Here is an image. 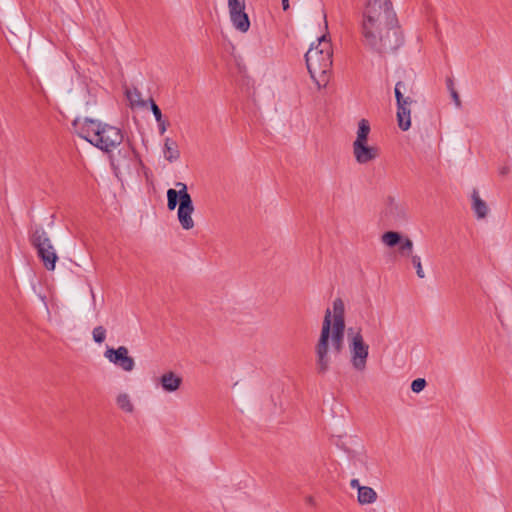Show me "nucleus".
I'll list each match as a JSON object with an SVG mask.
<instances>
[{"mask_svg": "<svg viewBox=\"0 0 512 512\" xmlns=\"http://www.w3.org/2000/svg\"><path fill=\"white\" fill-rule=\"evenodd\" d=\"M350 487L357 490V501L360 505H371L377 501V492L372 487L362 486L358 479H352Z\"/></svg>", "mask_w": 512, "mask_h": 512, "instance_id": "obj_13", "label": "nucleus"}, {"mask_svg": "<svg viewBox=\"0 0 512 512\" xmlns=\"http://www.w3.org/2000/svg\"><path fill=\"white\" fill-rule=\"evenodd\" d=\"M345 304L341 298L333 300L332 309L325 310L320 335L315 344V369L317 374H326L344 349L345 343Z\"/></svg>", "mask_w": 512, "mask_h": 512, "instance_id": "obj_2", "label": "nucleus"}, {"mask_svg": "<svg viewBox=\"0 0 512 512\" xmlns=\"http://www.w3.org/2000/svg\"><path fill=\"white\" fill-rule=\"evenodd\" d=\"M191 227H192V226H188V225L183 226V228H184V229H189V228H191Z\"/></svg>", "mask_w": 512, "mask_h": 512, "instance_id": "obj_34", "label": "nucleus"}, {"mask_svg": "<svg viewBox=\"0 0 512 512\" xmlns=\"http://www.w3.org/2000/svg\"><path fill=\"white\" fill-rule=\"evenodd\" d=\"M398 245L401 253L406 255L411 254L413 249V243L409 238L401 239V242Z\"/></svg>", "mask_w": 512, "mask_h": 512, "instance_id": "obj_26", "label": "nucleus"}, {"mask_svg": "<svg viewBox=\"0 0 512 512\" xmlns=\"http://www.w3.org/2000/svg\"><path fill=\"white\" fill-rule=\"evenodd\" d=\"M177 187H182L181 203L178 208V219L180 224H193L191 214L194 210L192 199L190 194L187 192V186L178 182Z\"/></svg>", "mask_w": 512, "mask_h": 512, "instance_id": "obj_11", "label": "nucleus"}, {"mask_svg": "<svg viewBox=\"0 0 512 512\" xmlns=\"http://www.w3.org/2000/svg\"><path fill=\"white\" fill-rule=\"evenodd\" d=\"M473 209L478 218H484L488 212L486 203L479 197L476 191L473 192Z\"/></svg>", "mask_w": 512, "mask_h": 512, "instance_id": "obj_20", "label": "nucleus"}, {"mask_svg": "<svg viewBox=\"0 0 512 512\" xmlns=\"http://www.w3.org/2000/svg\"><path fill=\"white\" fill-rule=\"evenodd\" d=\"M92 337L96 343H103L106 339V329L103 326L95 327L92 331Z\"/></svg>", "mask_w": 512, "mask_h": 512, "instance_id": "obj_24", "label": "nucleus"}, {"mask_svg": "<svg viewBox=\"0 0 512 512\" xmlns=\"http://www.w3.org/2000/svg\"><path fill=\"white\" fill-rule=\"evenodd\" d=\"M317 41V44L313 43L305 54V60L311 78L319 87H324L329 81L333 50L327 35H322Z\"/></svg>", "mask_w": 512, "mask_h": 512, "instance_id": "obj_4", "label": "nucleus"}, {"mask_svg": "<svg viewBox=\"0 0 512 512\" xmlns=\"http://www.w3.org/2000/svg\"><path fill=\"white\" fill-rule=\"evenodd\" d=\"M104 357L124 372H132L135 368V360L129 355V350L125 346L118 348H107Z\"/></svg>", "mask_w": 512, "mask_h": 512, "instance_id": "obj_6", "label": "nucleus"}, {"mask_svg": "<svg viewBox=\"0 0 512 512\" xmlns=\"http://www.w3.org/2000/svg\"><path fill=\"white\" fill-rule=\"evenodd\" d=\"M359 31L363 45L380 55L396 51L403 42L391 0H366Z\"/></svg>", "mask_w": 512, "mask_h": 512, "instance_id": "obj_1", "label": "nucleus"}, {"mask_svg": "<svg viewBox=\"0 0 512 512\" xmlns=\"http://www.w3.org/2000/svg\"><path fill=\"white\" fill-rule=\"evenodd\" d=\"M180 189L177 191L175 189H169L167 191V199L168 203L167 206L170 210H174L177 206V204L180 205L181 203V193H182V187H179Z\"/></svg>", "mask_w": 512, "mask_h": 512, "instance_id": "obj_21", "label": "nucleus"}, {"mask_svg": "<svg viewBox=\"0 0 512 512\" xmlns=\"http://www.w3.org/2000/svg\"><path fill=\"white\" fill-rule=\"evenodd\" d=\"M164 158L173 163L180 158V151L178 148V144L173 139L167 137L164 141Z\"/></svg>", "mask_w": 512, "mask_h": 512, "instance_id": "obj_16", "label": "nucleus"}, {"mask_svg": "<svg viewBox=\"0 0 512 512\" xmlns=\"http://www.w3.org/2000/svg\"><path fill=\"white\" fill-rule=\"evenodd\" d=\"M411 262L416 269L417 276L421 279L425 278V272L423 270L420 257L417 255H412Z\"/></svg>", "mask_w": 512, "mask_h": 512, "instance_id": "obj_25", "label": "nucleus"}, {"mask_svg": "<svg viewBox=\"0 0 512 512\" xmlns=\"http://www.w3.org/2000/svg\"><path fill=\"white\" fill-rule=\"evenodd\" d=\"M155 383L167 394L176 393L183 384V378L172 370H166L155 379Z\"/></svg>", "mask_w": 512, "mask_h": 512, "instance_id": "obj_8", "label": "nucleus"}, {"mask_svg": "<svg viewBox=\"0 0 512 512\" xmlns=\"http://www.w3.org/2000/svg\"><path fill=\"white\" fill-rule=\"evenodd\" d=\"M347 349L351 367L357 372H364L367 368L370 347L360 327L348 328Z\"/></svg>", "mask_w": 512, "mask_h": 512, "instance_id": "obj_5", "label": "nucleus"}, {"mask_svg": "<svg viewBox=\"0 0 512 512\" xmlns=\"http://www.w3.org/2000/svg\"><path fill=\"white\" fill-rule=\"evenodd\" d=\"M370 133V124L368 120L361 119L358 123L357 137L353 143H367Z\"/></svg>", "mask_w": 512, "mask_h": 512, "instance_id": "obj_19", "label": "nucleus"}, {"mask_svg": "<svg viewBox=\"0 0 512 512\" xmlns=\"http://www.w3.org/2000/svg\"><path fill=\"white\" fill-rule=\"evenodd\" d=\"M353 154L357 163L367 164L378 157L379 151L367 143H353Z\"/></svg>", "mask_w": 512, "mask_h": 512, "instance_id": "obj_12", "label": "nucleus"}, {"mask_svg": "<svg viewBox=\"0 0 512 512\" xmlns=\"http://www.w3.org/2000/svg\"><path fill=\"white\" fill-rule=\"evenodd\" d=\"M125 95L131 107H146L147 102L141 98V92L137 88L126 89Z\"/></svg>", "mask_w": 512, "mask_h": 512, "instance_id": "obj_18", "label": "nucleus"}, {"mask_svg": "<svg viewBox=\"0 0 512 512\" xmlns=\"http://www.w3.org/2000/svg\"><path fill=\"white\" fill-rule=\"evenodd\" d=\"M282 1V7H283V10H288L289 9V0H281Z\"/></svg>", "mask_w": 512, "mask_h": 512, "instance_id": "obj_32", "label": "nucleus"}, {"mask_svg": "<svg viewBox=\"0 0 512 512\" xmlns=\"http://www.w3.org/2000/svg\"><path fill=\"white\" fill-rule=\"evenodd\" d=\"M451 96L455 102V105L457 107H460L461 106V100H460V97H459V94L458 92L454 89V88H451Z\"/></svg>", "mask_w": 512, "mask_h": 512, "instance_id": "obj_30", "label": "nucleus"}, {"mask_svg": "<svg viewBox=\"0 0 512 512\" xmlns=\"http://www.w3.org/2000/svg\"><path fill=\"white\" fill-rule=\"evenodd\" d=\"M149 103H150L151 111H152L156 121H160V119L163 118L160 108L158 107V105L155 103V101L153 99H150Z\"/></svg>", "mask_w": 512, "mask_h": 512, "instance_id": "obj_28", "label": "nucleus"}, {"mask_svg": "<svg viewBox=\"0 0 512 512\" xmlns=\"http://www.w3.org/2000/svg\"><path fill=\"white\" fill-rule=\"evenodd\" d=\"M447 86H448V89L451 91V88H454L453 87V81L451 79H448L447 80Z\"/></svg>", "mask_w": 512, "mask_h": 512, "instance_id": "obj_33", "label": "nucleus"}, {"mask_svg": "<svg viewBox=\"0 0 512 512\" xmlns=\"http://www.w3.org/2000/svg\"><path fill=\"white\" fill-rule=\"evenodd\" d=\"M426 385H427V382L424 378H417L412 381L411 390L414 393H420L425 389Z\"/></svg>", "mask_w": 512, "mask_h": 512, "instance_id": "obj_27", "label": "nucleus"}, {"mask_svg": "<svg viewBox=\"0 0 512 512\" xmlns=\"http://www.w3.org/2000/svg\"><path fill=\"white\" fill-rule=\"evenodd\" d=\"M386 207L387 213L393 215L394 213L403 214V207L396 203L395 198L393 196H388L386 199Z\"/></svg>", "mask_w": 512, "mask_h": 512, "instance_id": "obj_23", "label": "nucleus"}, {"mask_svg": "<svg viewBox=\"0 0 512 512\" xmlns=\"http://www.w3.org/2000/svg\"><path fill=\"white\" fill-rule=\"evenodd\" d=\"M115 403L126 414H133L136 410L132 397L127 392H119L115 397Z\"/></svg>", "mask_w": 512, "mask_h": 512, "instance_id": "obj_15", "label": "nucleus"}, {"mask_svg": "<svg viewBox=\"0 0 512 512\" xmlns=\"http://www.w3.org/2000/svg\"><path fill=\"white\" fill-rule=\"evenodd\" d=\"M62 238L64 237L61 234L52 229L46 230L39 227L32 234V243L36 249L52 248L54 247L53 242L57 243Z\"/></svg>", "mask_w": 512, "mask_h": 512, "instance_id": "obj_9", "label": "nucleus"}, {"mask_svg": "<svg viewBox=\"0 0 512 512\" xmlns=\"http://www.w3.org/2000/svg\"><path fill=\"white\" fill-rule=\"evenodd\" d=\"M414 81L411 77H406L403 80H399L395 84V98L401 99V96L413 94Z\"/></svg>", "mask_w": 512, "mask_h": 512, "instance_id": "obj_17", "label": "nucleus"}, {"mask_svg": "<svg viewBox=\"0 0 512 512\" xmlns=\"http://www.w3.org/2000/svg\"><path fill=\"white\" fill-rule=\"evenodd\" d=\"M499 173H500L501 175H503V176H504V175H506V174H508V173H509V167H507V166H503V167H501V168H500V170H499Z\"/></svg>", "mask_w": 512, "mask_h": 512, "instance_id": "obj_31", "label": "nucleus"}, {"mask_svg": "<svg viewBox=\"0 0 512 512\" xmlns=\"http://www.w3.org/2000/svg\"><path fill=\"white\" fill-rule=\"evenodd\" d=\"M401 235L398 232L389 231L382 235V241L389 247H394L401 242Z\"/></svg>", "mask_w": 512, "mask_h": 512, "instance_id": "obj_22", "label": "nucleus"}, {"mask_svg": "<svg viewBox=\"0 0 512 512\" xmlns=\"http://www.w3.org/2000/svg\"><path fill=\"white\" fill-rule=\"evenodd\" d=\"M38 256L48 271H54L59 259L55 247L37 249Z\"/></svg>", "mask_w": 512, "mask_h": 512, "instance_id": "obj_14", "label": "nucleus"}, {"mask_svg": "<svg viewBox=\"0 0 512 512\" xmlns=\"http://www.w3.org/2000/svg\"><path fill=\"white\" fill-rule=\"evenodd\" d=\"M157 123H158L159 133L161 135H163L166 132L169 123L166 122L165 120H163V118L160 119V121H157Z\"/></svg>", "mask_w": 512, "mask_h": 512, "instance_id": "obj_29", "label": "nucleus"}, {"mask_svg": "<svg viewBox=\"0 0 512 512\" xmlns=\"http://www.w3.org/2000/svg\"><path fill=\"white\" fill-rule=\"evenodd\" d=\"M228 8L233 26L241 32H247L250 20L245 13V0H228Z\"/></svg>", "mask_w": 512, "mask_h": 512, "instance_id": "obj_7", "label": "nucleus"}, {"mask_svg": "<svg viewBox=\"0 0 512 512\" xmlns=\"http://www.w3.org/2000/svg\"><path fill=\"white\" fill-rule=\"evenodd\" d=\"M72 126L77 135L104 152H111L123 141L122 131L91 118H76Z\"/></svg>", "mask_w": 512, "mask_h": 512, "instance_id": "obj_3", "label": "nucleus"}, {"mask_svg": "<svg viewBox=\"0 0 512 512\" xmlns=\"http://www.w3.org/2000/svg\"><path fill=\"white\" fill-rule=\"evenodd\" d=\"M413 102L412 94L401 96V99H396L398 126L403 131H407L411 127L410 115Z\"/></svg>", "mask_w": 512, "mask_h": 512, "instance_id": "obj_10", "label": "nucleus"}]
</instances>
